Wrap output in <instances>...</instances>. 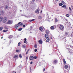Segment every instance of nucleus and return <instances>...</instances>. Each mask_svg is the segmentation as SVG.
<instances>
[{
    "label": "nucleus",
    "instance_id": "1",
    "mask_svg": "<svg viewBox=\"0 0 73 73\" xmlns=\"http://www.w3.org/2000/svg\"><path fill=\"white\" fill-rule=\"evenodd\" d=\"M57 26L59 27V28L61 31H64V27L63 25H60V24H58V25Z\"/></svg>",
    "mask_w": 73,
    "mask_h": 73
},
{
    "label": "nucleus",
    "instance_id": "2",
    "mask_svg": "<svg viewBox=\"0 0 73 73\" xmlns=\"http://www.w3.org/2000/svg\"><path fill=\"white\" fill-rule=\"evenodd\" d=\"M23 24L21 23V22H19L17 25H15V28L16 29H17V27H19L20 25H23Z\"/></svg>",
    "mask_w": 73,
    "mask_h": 73
},
{
    "label": "nucleus",
    "instance_id": "3",
    "mask_svg": "<svg viewBox=\"0 0 73 73\" xmlns=\"http://www.w3.org/2000/svg\"><path fill=\"white\" fill-rule=\"evenodd\" d=\"M7 18L5 17L3 18V21L4 23H5L7 22Z\"/></svg>",
    "mask_w": 73,
    "mask_h": 73
},
{
    "label": "nucleus",
    "instance_id": "4",
    "mask_svg": "<svg viewBox=\"0 0 73 73\" xmlns=\"http://www.w3.org/2000/svg\"><path fill=\"white\" fill-rule=\"evenodd\" d=\"M13 22L9 20L7 21V24H12L13 23Z\"/></svg>",
    "mask_w": 73,
    "mask_h": 73
},
{
    "label": "nucleus",
    "instance_id": "5",
    "mask_svg": "<svg viewBox=\"0 0 73 73\" xmlns=\"http://www.w3.org/2000/svg\"><path fill=\"white\" fill-rule=\"evenodd\" d=\"M30 59L31 60H33L34 59V57L33 56H31L30 57Z\"/></svg>",
    "mask_w": 73,
    "mask_h": 73
},
{
    "label": "nucleus",
    "instance_id": "6",
    "mask_svg": "<svg viewBox=\"0 0 73 73\" xmlns=\"http://www.w3.org/2000/svg\"><path fill=\"white\" fill-rule=\"evenodd\" d=\"M39 11L38 9H36L35 11V13H39Z\"/></svg>",
    "mask_w": 73,
    "mask_h": 73
},
{
    "label": "nucleus",
    "instance_id": "7",
    "mask_svg": "<svg viewBox=\"0 0 73 73\" xmlns=\"http://www.w3.org/2000/svg\"><path fill=\"white\" fill-rule=\"evenodd\" d=\"M46 42H49V38H46Z\"/></svg>",
    "mask_w": 73,
    "mask_h": 73
},
{
    "label": "nucleus",
    "instance_id": "8",
    "mask_svg": "<svg viewBox=\"0 0 73 73\" xmlns=\"http://www.w3.org/2000/svg\"><path fill=\"white\" fill-rule=\"evenodd\" d=\"M38 42L40 44H41L42 43V41L41 40H39Z\"/></svg>",
    "mask_w": 73,
    "mask_h": 73
},
{
    "label": "nucleus",
    "instance_id": "9",
    "mask_svg": "<svg viewBox=\"0 0 73 73\" xmlns=\"http://www.w3.org/2000/svg\"><path fill=\"white\" fill-rule=\"evenodd\" d=\"M39 31H40L41 32L42 31V30H43V29H42V27H40L39 28Z\"/></svg>",
    "mask_w": 73,
    "mask_h": 73
},
{
    "label": "nucleus",
    "instance_id": "10",
    "mask_svg": "<svg viewBox=\"0 0 73 73\" xmlns=\"http://www.w3.org/2000/svg\"><path fill=\"white\" fill-rule=\"evenodd\" d=\"M57 61L56 60H54L53 63L54 64H57Z\"/></svg>",
    "mask_w": 73,
    "mask_h": 73
},
{
    "label": "nucleus",
    "instance_id": "11",
    "mask_svg": "<svg viewBox=\"0 0 73 73\" xmlns=\"http://www.w3.org/2000/svg\"><path fill=\"white\" fill-rule=\"evenodd\" d=\"M14 57L15 58H18V55H15Z\"/></svg>",
    "mask_w": 73,
    "mask_h": 73
},
{
    "label": "nucleus",
    "instance_id": "12",
    "mask_svg": "<svg viewBox=\"0 0 73 73\" xmlns=\"http://www.w3.org/2000/svg\"><path fill=\"white\" fill-rule=\"evenodd\" d=\"M38 19L40 20H41V19H42V17L40 15L38 17Z\"/></svg>",
    "mask_w": 73,
    "mask_h": 73
},
{
    "label": "nucleus",
    "instance_id": "13",
    "mask_svg": "<svg viewBox=\"0 0 73 73\" xmlns=\"http://www.w3.org/2000/svg\"><path fill=\"white\" fill-rule=\"evenodd\" d=\"M45 37L46 38H48V34H46L45 35Z\"/></svg>",
    "mask_w": 73,
    "mask_h": 73
},
{
    "label": "nucleus",
    "instance_id": "14",
    "mask_svg": "<svg viewBox=\"0 0 73 73\" xmlns=\"http://www.w3.org/2000/svg\"><path fill=\"white\" fill-rule=\"evenodd\" d=\"M3 17H1V18H0V23H1V21H2V20H3Z\"/></svg>",
    "mask_w": 73,
    "mask_h": 73
},
{
    "label": "nucleus",
    "instance_id": "15",
    "mask_svg": "<svg viewBox=\"0 0 73 73\" xmlns=\"http://www.w3.org/2000/svg\"><path fill=\"white\" fill-rule=\"evenodd\" d=\"M62 7L64 8V9H65L66 8V5H64Z\"/></svg>",
    "mask_w": 73,
    "mask_h": 73
},
{
    "label": "nucleus",
    "instance_id": "16",
    "mask_svg": "<svg viewBox=\"0 0 73 73\" xmlns=\"http://www.w3.org/2000/svg\"><path fill=\"white\" fill-rule=\"evenodd\" d=\"M64 68L65 69H67L68 68V65H66L65 66H64Z\"/></svg>",
    "mask_w": 73,
    "mask_h": 73
},
{
    "label": "nucleus",
    "instance_id": "17",
    "mask_svg": "<svg viewBox=\"0 0 73 73\" xmlns=\"http://www.w3.org/2000/svg\"><path fill=\"white\" fill-rule=\"evenodd\" d=\"M50 28L51 29H52V30L54 29V26H52Z\"/></svg>",
    "mask_w": 73,
    "mask_h": 73
},
{
    "label": "nucleus",
    "instance_id": "18",
    "mask_svg": "<svg viewBox=\"0 0 73 73\" xmlns=\"http://www.w3.org/2000/svg\"><path fill=\"white\" fill-rule=\"evenodd\" d=\"M26 47V46H25V45H23L22 46V48H25Z\"/></svg>",
    "mask_w": 73,
    "mask_h": 73
},
{
    "label": "nucleus",
    "instance_id": "19",
    "mask_svg": "<svg viewBox=\"0 0 73 73\" xmlns=\"http://www.w3.org/2000/svg\"><path fill=\"white\" fill-rule=\"evenodd\" d=\"M35 19H33L32 20H29V21L30 22H32V21H35Z\"/></svg>",
    "mask_w": 73,
    "mask_h": 73
},
{
    "label": "nucleus",
    "instance_id": "20",
    "mask_svg": "<svg viewBox=\"0 0 73 73\" xmlns=\"http://www.w3.org/2000/svg\"><path fill=\"white\" fill-rule=\"evenodd\" d=\"M57 0H54V3L55 4H57Z\"/></svg>",
    "mask_w": 73,
    "mask_h": 73
},
{
    "label": "nucleus",
    "instance_id": "21",
    "mask_svg": "<svg viewBox=\"0 0 73 73\" xmlns=\"http://www.w3.org/2000/svg\"><path fill=\"white\" fill-rule=\"evenodd\" d=\"M34 47H35V48H36L37 47V44H35L34 45Z\"/></svg>",
    "mask_w": 73,
    "mask_h": 73
},
{
    "label": "nucleus",
    "instance_id": "22",
    "mask_svg": "<svg viewBox=\"0 0 73 73\" xmlns=\"http://www.w3.org/2000/svg\"><path fill=\"white\" fill-rule=\"evenodd\" d=\"M68 33H69L68 32H66L65 33V35H66V36H67V35H68Z\"/></svg>",
    "mask_w": 73,
    "mask_h": 73
},
{
    "label": "nucleus",
    "instance_id": "23",
    "mask_svg": "<svg viewBox=\"0 0 73 73\" xmlns=\"http://www.w3.org/2000/svg\"><path fill=\"white\" fill-rule=\"evenodd\" d=\"M9 38H12V35L9 36Z\"/></svg>",
    "mask_w": 73,
    "mask_h": 73
},
{
    "label": "nucleus",
    "instance_id": "24",
    "mask_svg": "<svg viewBox=\"0 0 73 73\" xmlns=\"http://www.w3.org/2000/svg\"><path fill=\"white\" fill-rule=\"evenodd\" d=\"M19 57L20 58H22V56L21 55V54H20L19 55Z\"/></svg>",
    "mask_w": 73,
    "mask_h": 73
},
{
    "label": "nucleus",
    "instance_id": "25",
    "mask_svg": "<svg viewBox=\"0 0 73 73\" xmlns=\"http://www.w3.org/2000/svg\"><path fill=\"white\" fill-rule=\"evenodd\" d=\"M62 3H63V4H65V2H64V1H61Z\"/></svg>",
    "mask_w": 73,
    "mask_h": 73
},
{
    "label": "nucleus",
    "instance_id": "26",
    "mask_svg": "<svg viewBox=\"0 0 73 73\" xmlns=\"http://www.w3.org/2000/svg\"><path fill=\"white\" fill-rule=\"evenodd\" d=\"M8 30H3V32H7V31H8Z\"/></svg>",
    "mask_w": 73,
    "mask_h": 73
},
{
    "label": "nucleus",
    "instance_id": "27",
    "mask_svg": "<svg viewBox=\"0 0 73 73\" xmlns=\"http://www.w3.org/2000/svg\"><path fill=\"white\" fill-rule=\"evenodd\" d=\"M1 13L2 15H4V11H2Z\"/></svg>",
    "mask_w": 73,
    "mask_h": 73
},
{
    "label": "nucleus",
    "instance_id": "28",
    "mask_svg": "<svg viewBox=\"0 0 73 73\" xmlns=\"http://www.w3.org/2000/svg\"><path fill=\"white\" fill-rule=\"evenodd\" d=\"M22 30V28H20L18 30V31H21Z\"/></svg>",
    "mask_w": 73,
    "mask_h": 73
},
{
    "label": "nucleus",
    "instance_id": "29",
    "mask_svg": "<svg viewBox=\"0 0 73 73\" xmlns=\"http://www.w3.org/2000/svg\"><path fill=\"white\" fill-rule=\"evenodd\" d=\"M46 34H48V33H49V31L48 30H46Z\"/></svg>",
    "mask_w": 73,
    "mask_h": 73
},
{
    "label": "nucleus",
    "instance_id": "30",
    "mask_svg": "<svg viewBox=\"0 0 73 73\" xmlns=\"http://www.w3.org/2000/svg\"><path fill=\"white\" fill-rule=\"evenodd\" d=\"M20 44H21V43H20V42H19L18 44V46H20Z\"/></svg>",
    "mask_w": 73,
    "mask_h": 73
},
{
    "label": "nucleus",
    "instance_id": "31",
    "mask_svg": "<svg viewBox=\"0 0 73 73\" xmlns=\"http://www.w3.org/2000/svg\"><path fill=\"white\" fill-rule=\"evenodd\" d=\"M5 8L6 9H8V7L6 5L5 6Z\"/></svg>",
    "mask_w": 73,
    "mask_h": 73
},
{
    "label": "nucleus",
    "instance_id": "32",
    "mask_svg": "<svg viewBox=\"0 0 73 73\" xmlns=\"http://www.w3.org/2000/svg\"><path fill=\"white\" fill-rule=\"evenodd\" d=\"M24 43H25V44H27L28 43V42H27V41H24Z\"/></svg>",
    "mask_w": 73,
    "mask_h": 73
},
{
    "label": "nucleus",
    "instance_id": "33",
    "mask_svg": "<svg viewBox=\"0 0 73 73\" xmlns=\"http://www.w3.org/2000/svg\"><path fill=\"white\" fill-rule=\"evenodd\" d=\"M63 62H64V64H66V61H65V59H64L63 60Z\"/></svg>",
    "mask_w": 73,
    "mask_h": 73
},
{
    "label": "nucleus",
    "instance_id": "34",
    "mask_svg": "<svg viewBox=\"0 0 73 73\" xmlns=\"http://www.w3.org/2000/svg\"><path fill=\"white\" fill-rule=\"evenodd\" d=\"M62 5H63L62 4V3H59V6H62Z\"/></svg>",
    "mask_w": 73,
    "mask_h": 73
},
{
    "label": "nucleus",
    "instance_id": "35",
    "mask_svg": "<svg viewBox=\"0 0 73 73\" xmlns=\"http://www.w3.org/2000/svg\"><path fill=\"white\" fill-rule=\"evenodd\" d=\"M66 17H69V15L66 14Z\"/></svg>",
    "mask_w": 73,
    "mask_h": 73
},
{
    "label": "nucleus",
    "instance_id": "36",
    "mask_svg": "<svg viewBox=\"0 0 73 73\" xmlns=\"http://www.w3.org/2000/svg\"><path fill=\"white\" fill-rule=\"evenodd\" d=\"M3 27H0V31H2V29H3Z\"/></svg>",
    "mask_w": 73,
    "mask_h": 73
},
{
    "label": "nucleus",
    "instance_id": "37",
    "mask_svg": "<svg viewBox=\"0 0 73 73\" xmlns=\"http://www.w3.org/2000/svg\"><path fill=\"white\" fill-rule=\"evenodd\" d=\"M72 50L71 49H70V51H69V52H70V53H72V52H72Z\"/></svg>",
    "mask_w": 73,
    "mask_h": 73
},
{
    "label": "nucleus",
    "instance_id": "38",
    "mask_svg": "<svg viewBox=\"0 0 73 73\" xmlns=\"http://www.w3.org/2000/svg\"><path fill=\"white\" fill-rule=\"evenodd\" d=\"M36 58H37V56H35L34 57L35 59H36Z\"/></svg>",
    "mask_w": 73,
    "mask_h": 73
},
{
    "label": "nucleus",
    "instance_id": "39",
    "mask_svg": "<svg viewBox=\"0 0 73 73\" xmlns=\"http://www.w3.org/2000/svg\"><path fill=\"white\" fill-rule=\"evenodd\" d=\"M55 22H57L58 21L57 19H55Z\"/></svg>",
    "mask_w": 73,
    "mask_h": 73
},
{
    "label": "nucleus",
    "instance_id": "40",
    "mask_svg": "<svg viewBox=\"0 0 73 73\" xmlns=\"http://www.w3.org/2000/svg\"><path fill=\"white\" fill-rule=\"evenodd\" d=\"M37 51V50L36 49L35 50V52H36Z\"/></svg>",
    "mask_w": 73,
    "mask_h": 73
},
{
    "label": "nucleus",
    "instance_id": "41",
    "mask_svg": "<svg viewBox=\"0 0 73 73\" xmlns=\"http://www.w3.org/2000/svg\"><path fill=\"white\" fill-rule=\"evenodd\" d=\"M69 9H70V11H72V9H71V8H70V7L69 8Z\"/></svg>",
    "mask_w": 73,
    "mask_h": 73
},
{
    "label": "nucleus",
    "instance_id": "42",
    "mask_svg": "<svg viewBox=\"0 0 73 73\" xmlns=\"http://www.w3.org/2000/svg\"><path fill=\"white\" fill-rule=\"evenodd\" d=\"M5 29H8V28L7 27H5Z\"/></svg>",
    "mask_w": 73,
    "mask_h": 73
},
{
    "label": "nucleus",
    "instance_id": "43",
    "mask_svg": "<svg viewBox=\"0 0 73 73\" xmlns=\"http://www.w3.org/2000/svg\"><path fill=\"white\" fill-rule=\"evenodd\" d=\"M28 51H27L26 53V54H28Z\"/></svg>",
    "mask_w": 73,
    "mask_h": 73
},
{
    "label": "nucleus",
    "instance_id": "44",
    "mask_svg": "<svg viewBox=\"0 0 73 73\" xmlns=\"http://www.w3.org/2000/svg\"><path fill=\"white\" fill-rule=\"evenodd\" d=\"M28 56H27L26 57V59L27 60H28Z\"/></svg>",
    "mask_w": 73,
    "mask_h": 73
},
{
    "label": "nucleus",
    "instance_id": "45",
    "mask_svg": "<svg viewBox=\"0 0 73 73\" xmlns=\"http://www.w3.org/2000/svg\"><path fill=\"white\" fill-rule=\"evenodd\" d=\"M25 27V25H23V27Z\"/></svg>",
    "mask_w": 73,
    "mask_h": 73
},
{
    "label": "nucleus",
    "instance_id": "46",
    "mask_svg": "<svg viewBox=\"0 0 73 73\" xmlns=\"http://www.w3.org/2000/svg\"><path fill=\"white\" fill-rule=\"evenodd\" d=\"M33 63V62H31L30 64H32Z\"/></svg>",
    "mask_w": 73,
    "mask_h": 73
},
{
    "label": "nucleus",
    "instance_id": "47",
    "mask_svg": "<svg viewBox=\"0 0 73 73\" xmlns=\"http://www.w3.org/2000/svg\"><path fill=\"white\" fill-rule=\"evenodd\" d=\"M16 51L17 52H19V50H16Z\"/></svg>",
    "mask_w": 73,
    "mask_h": 73
},
{
    "label": "nucleus",
    "instance_id": "48",
    "mask_svg": "<svg viewBox=\"0 0 73 73\" xmlns=\"http://www.w3.org/2000/svg\"><path fill=\"white\" fill-rule=\"evenodd\" d=\"M71 7H72V9H73V6H72V5H71Z\"/></svg>",
    "mask_w": 73,
    "mask_h": 73
},
{
    "label": "nucleus",
    "instance_id": "49",
    "mask_svg": "<svg viewBox=\"0 0 73 73\" xmlns=\"http://www.w3.org/2000/svg\"><path fill=\"white\" fill-rule=\"evenodd\" d=\"M25 41H27V38H25Z\"/></svg>",
    "mask_w": 73,
    "mask_h": 73
},
{
    "label": "nucleus",
    "instance_id": "50",
    "mask_svg": "<svg viewBox=\"0 0 73 73\" xmlns=\"http://www.w3.org/2000/svg\"><path fill=\"white\" fill-rule=\"evenodd\" d=\"M1 14H0V18H1Z\"/></svg>",
    "mask_w": 73,
    "mask_h": 73
},
{
    "label": "nucleus",
    "instance_id": "51",
    "mask_svg": "<svg viewBox=\"0 0 73 73\" xmlns=\"http://www.w3.org/2000/svg\"><path fill=\"white\" fill-rule=\"evenodd\" d=\"M45 68H44V69H43V72H44V71H45Z\"/></svg>",
    "mask_w": 73,
    "mask_h": 73
},
{
    "label": "nucleus",
    "instance_id": "52",
    "mask_svg": "<svg viewBox=\"0 0 73 73\" xmlns=\"http://www.w3.org/2000/svg\"><path fill=\"white\" fill-rule=\"evenodd\" d=\"M32 1H35V0H32Z\"/></svg>",
    "mask_w": 73,
    "mask_h": 73
},
{
    "label": "nucleus",
    "instance_id": "53",
    "mask_svg": "<svg viewBox=\"0 0 73 73\" xmlns=\"http://www.w3.org/2000/svg\"><path fill=\"white\" fill-rule=\"evenodd\" d=\"M30 69L31 70H32V69L31 68V67H30Z\"/></svg>",
    "mask_w": 73,
    "mask_h": 73
},
{
    "label": "nucleus",
    "instance_id": "54",
    "mask_svg": "<svg viewBox=\"0 0 73 73\" xmlns=\"http://www.w3.org/2000/svg\"><path fill=\"white\" fill-rule=\"evenodd\" d=\"M13 73H16V72H13Z\"/></svg>",
    "mask_w": 73,
    "mask_h": 73
},
{
    "label": "nucleus",
    "instance_id": "55",
    "mask_svg": "<svg viewBox=\"0 0 73 73\" xmlns=\"http://www.w3.org/2000/svg\"><path fill=\"white\" fill-rule=\"evenodd\" d=\"M41 13H42V11H41Z\"/></svg>",
    "mask_w": 73,
    "mask_h": 73
},
{
    "label": "nucleus",
    "instance_id": "56",
    "mask_svg": "<svg viewBox=\"0 0 73 73\" xmlns=\"http://www.w3.org/2000/svg\"><path fill=\"white\" fill-rule=\"evenodd\" d=\"M3 38V37H2L1 38Z\"/></svg>",
    "mask_w": 73,
    "mask_h": 73
},
{
    "label": "nucleus",
    "instance_id": "57",
    "mask_svg": "<svg viewBox=\"0 0 73 73\" xmlns=\"http://www.w3.org/2000/svg\"><path fill=\"white\" fill-rule=\"evenodd\" d=\"M20 11H21V12L22 11H21V10Z\"/></svg>",
    "mask_w": 73,
    "mask_h": 73
},
{
    "label": "nucleus",
    "instance_id": "58",
    "mask_svg": "<svg viewBox=\"0 0 73 73\" xmlns=\"http://www.w3.org/2000/svg\"><path fill=\"white\" fill-rule=\"evenodd\" d=\"M58 0H56L57 1H58Z\"/></svg>",
    "mask_w": 73,
    "mask_h": 73
},
{
    "label": "nucleus",
    "instance_id": "59",
    "mask_svg": "<svg viewBox=\"0 0 73 73\" xmlns=\"http://www.w3.org/2000/svg\"><path fill=\"white\" fill-rule=\"evenodd\" d=\"M52 38H51V39H52Z\"/></svg>",
    "mask_w": 73,
    "mask_h": 73
},
{
    "label": "nucleus",
    "instance_id": "60",
    "mask_svg": "<svg viewBox=\"0 0 73 73\" xmlns=\"http://www.w3.org/2000/svg\"><path fill=\"white\" fill-rule=\"evenodd\" d=\"M25 50H26V49H25Z\"/></svg>",
    "mask_w": 73,
    "mask_h": 73
}]
</instances>
